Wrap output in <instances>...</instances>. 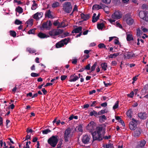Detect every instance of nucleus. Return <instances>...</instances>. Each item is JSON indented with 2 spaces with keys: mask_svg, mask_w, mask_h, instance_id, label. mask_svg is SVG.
I'll return each mask as SVG.
<instances>
[{
  "mask_svg": "<svg viewBox=\"0 0 148 148\" xmlns=\"http://www.w3.org/2000/svg\"><path fill=\"white\" fill-rule=\"evenodd\" d=\"M58 137L57 135L52 136L48 139V143L52 147H55L59 141Z\"/></svg>",
  "mask_w": 148,
  "mask_h": 148,
  "instance_id": "f257e3e1",
  "label": "nucleus"
},
{
  "mask_svg": "<svg viewBox=\"0 0 148 148\" xmlns=\"http://www.w3.org/2000/svg\"><path fill=\"white\" fill-rule=\"evenodd\" d=\"M105 133L104 131L103 132L102 135V134H100L96 132H91V134L92 136L93 141L95 140H102L103 139L102 136H103L105 134Z\"/></svg>",
  "mask_w": 148,
  "mask_h": 148,
  "instance_id": "f03ea898",
  "label": "nucleus"
},
{
  "mask_svg": "<svg viewBox=\"0 0 148 148\" xmlns=\"http://www.w3.org/2000/svg\"><path fill=\"white\" fill-rule=\"evenodd\" d=\"M63 5V8L64 12L68 13H70L72 8V6L71 2L67 1Z\"/></svg>",
  "mask_w": 148,
  "mask_h": 148,
  "instance_id": "7ed1b4c3",
  "label": "nucleus"
},
{
  "mask_svg": "<svg viewBox=\"0 0 148 148\" xmlns=\"http://www.w3.org/2000/svg\"><path fill=\"white\" fill-rule=\"evenodd\" d=\"M70 40V39L69 38L62 40L56 44V48H60L64 46V45H66Z\"/></svg>",
  "mask_w": 148,
  "mask_h": 148,
  "instance_id": "20e7f679",
  "label": "nucleus"
},
{
  "mask_svg": "<svg viewBox=\"0 0 148 148\" xmlns=\"http://www.w3.org/2000/svg\"><path fill=\"white\" fill-rule=\"evenodd\" d=\"M63 32L64 30L62 29H54L50 31L49 34L53 38V37L59 35Z\"/></svg>",
  "mask_w": 148,
  "mask_h": 148,
  "instance_id": "39448f33",
  "label": "nucleus"
},
{
  "mask_svg": "<svg viewBox=\"0 0 148 148\" xmlns=\"http://www.w3.org/2000/svg\"><path fill=\"white\" fill-rule=\"evenodd\" d=\"M123 19L125 20L127 24L129 25H131L133 24L134 23V20L131 16L130 14H127L123 16Z\"/></svg>",
  "mask_w": 148,
  "mask_h": 148,
  "instance_id": "423d86ee",
  "label": "nucleus"
},
{
  "mask_svg": "<svg viewBox=\"0 0 148 148\" xmlns=\"http://www.w3.org/2000/svg\"><path fill=\"white\" fill-rule=\"evenodd\" d=\"M71 129L69 128H67L65 131L64 134V141L67 143L69 141V138L71 136Z\"/></svg>",
  "mask_w": 148,
  "mask_h": 148,
  "instance_id": "0eeeda50",
  "label": "nucleus"
},
{
  "mask_svg": "<svg viewBox=\"0 0 148 148\" xmlns=\"http://www.w3.org/2000/svg\"><path fill=\"white\" fill-rule=\"evenodd\" d=\"M139 122L138 121L132 118V121H130L129 124L130 128L131 130H134L137 127V124Z\"/></svg>",
  "mask_w": 148,
  "mask_h": 148,
  "instance_id": "6e6552de",
  "label": "nucleus"
},
{
  "mask_svg": "<svg viewBox=\"0 0 148 148\" xmlns=\"http://www.w3.org/2000/svg\"><path fill=\"white\" fill-rule=\"evenodd\" d=\"M90 136L88 135H83L82 137V142L85 144L89 143H90Z\"/></svg>",
  "mask_w": 148,
  "mask_h": 148,
  "instance_id": "1a4fd4ad",
  "label": "nucleus"
},
{
  "mask_svg": "<svg viewBox=\"0 0 148 148\" xmlns=\"http://www.w3.org/2000/svg\"><path fill=\"white\" fill-rule=\"evenodd\" d=\"M52 25V23L50 21H47L44 23L42 25V27L43 28H46L48 29H49Z\"/></svg>",
  "mask_w": 148,
  "mask_h": 148,
  "instance_id": "9d476101",
  "label": "nucleus"
},
{
  "mask_svg": "<svg viewBox=\"0 0 148 148\" xmlns=\"http://www.w3.org/2000/svg\"><path fill=\"white\" fill-rule=\"evenodd\" d=\"M148 115L145 112H140L138 113V117L141 120H145L148 117Z\"/></svg>",
  "mask_w": 148,
  "mask_h": 148,
  "instance_id": "9b49d317",
  "label": "nucleus"
},
{
  "mask_svg": "<svg viewBox=\"0 0 148 148\" xmlns=\"http://www.w3.org/2000/svg\"><path fill=\"white\" fill-rule=\"evenodd\" d=\"M141 130L139 128H138L136 131L134 132L133 134V135L135 137H138L141 134Z\"/></svg>",
  "mask_w": 148,
  "mask_h": 148,
  "instance_id": "f8f14e48",
  "label": "nucleus"
},
{
  "mask_svg": "<svg viewBox=\"0 0 148 148\" xmlns=\"http://www.w3.org/2000/svg\"><path fill=\"white\" fill-rule=\"evenodd\" d=\"M112 17L114 19H119L121 17V16L119 12L116 11L112 14Z\"/></svg>",
  "mask_w": 148,
  "mask_h": 148,
  "instance_id": "ddd939ff",
  "label": "nucleus"
},
{
  "mask_svg": "<svg viewBox=\"0 0 148 148\" xmlns=\"http://www.w3.org/2000/svg\"><path fill=\"white\" fill-rule=\"evenodd\" d=\"M81 18L83 20V21H86L88 20L90 18V14H84L83 13L80 14Z\"/></svg>",
  "mask_w": 148,
  "mask_h": 148,
  "instance_id": "4468645a",
  "label": "nucleus"
},
{
  "mask_svg": "<svg viewBox=\"0 0 148 148\" xmlns=\"http://www.w3.org/2000/svg\"><path fill=\"white\" fill-rule=\"evenodd\" d=\"M43 14V13L42 12L39 13L37 12L34 14L33 18L35 19H38L42 17Z\"/></svg>",
  "mask_w": 148,
  "mask_h": 148,
  "instance_id": "2eb2a0df",
  "label": "nucleus"
},
{
  "mask_svg": "<svg viewBox=\"0 0 148 148\" xmlns=\"http://www.w3.org/2000/svg\"><path fill=\"white\" fill-rule=\"evenodd\" d=\"M78 79V76H77L75 74H74L71 75L69 81L70 82H75Z\"/></svg>",
  "mask_w": 148,
  "mask_h": 148,
  "instance_id": "dca6fc26",
  "label": "nucleus"
},
{
  "mask_svg": "<svg viewBox=\"0 0 148 148\" xmlns=\"http://www.w3.org/2000/svg\"><path fill=\"white\" fill-rule=\"evenodd\" d=\"M146 143V141L144 140H143L140 141V144L136 146V148H143V147L145 146Z\"/></svg>",
  "mask_w": 148,
  "mask_h": 148,
  "instance_id": "f3484780",
  "label": "nucleus"
},
{
  "mask_svg": "<svg viewBox=\"0 0 148 148\" xmlns=\"http://www.w3.org/2000/svg\"><path fill=\"white\" fill-rule=\"evenodd\" d=\"M100 5L97 4L94 5L92 7V9H97V10H99L102 9V7H104V6H105L103 4L101 3H100Z\"/></svg>",
  "mask_w": 148,
  "mask_h": 148,
  "instance_id": "a211bd4d",
  "label": "nucleus"
},
{
  "mask_svg": "<svg viewBox=\"0 0 148 148\" xmlns=\"http://www.w3.org/2000/svg\"><path fill=\"white\" fill-rule=\"evenodd\" d=\"M82 27L81 26H79L78 27L74 29L72 32V33H77L82 32Z\"/></svg>",
  "mask_w": 148,
  "mask_h": 148,
  "instance_id": "6ab92c4d",
  "label": "nucleus"
},
{
  "mask_svg": "<svg viewBox=\"0 0 148 148\" xmlns=\"http://www.w3.org/2000/svg\"><path fill=\"white\" fill-rule=\"evenodd\" d=\"M45 17L49 18H52L53 17L51 14V12L50 10H48L46 11L45 13Z\"/></svg>",
  "mask_w": 148,
  "mask_h": 148,
  "instance_id": "aec40b11",
  "label": "nucleus"
},
{
  "mask_svg": "<svg viewBox=\"0 0 148 148\" xmlns=\"http://www.w3.org/2000/svg\"><path fill=\"white\" fill-rule=\"evenodd\" d=\"M38 36L40 38H44L49 37V36L41 32H39L38 34Z\"/></svg>",
  "mask_w": 148,
  "mask_h": 148,
  "instance_id": "412c9836",
  "label": "nucleus"
},
{
  "mask_svg": "<svg viewBox=\"0 0 148 148\" xmlns=\"http://www.w3.org/2000/svg\"><path fill=\"white\" fill-rule=\"evenodd\" d=\"M103 130V127H97L96 130L95 132L99 133L100 134H101V132Z\"/></svg>",
  "mask_w": 148,
  "mask_h": 148,
  "instance_id": "4be33fe9",
  "label": "nucleus"
},
{
  "mask_svg": "<svg viewBox=\"0 0 148 148\" xmlns=\"http://www.w3.org/2000/svg\"><path fill=\"white\" fill-rule=\"evenodd\" d=\"M15 11L18 12L19 14L22 13L23 12V9L22 8L19 6H18L16 8Z\"/></svg>",
  "mask_w": 148,
  "mask_h": 148,
  "instance_id": "5701e85b",
  "label": "nucleus"
},
{
  "mask_svg": "<svg viewBox=\"0 0 148 148\" xmlns=\"http://www.w3.org/2000/svg\"><path fill=\"white\" fill-rule=\"evenodd\" d=\"M133 114V111L131 109H130L126 112L127 115L131 119L132 118V115Z\"/></svg>",
  "mask_w": 148,
  "mask_h": 148,
  "instance_id": "b1692460",
  "label": "nucleus"
},
{
  "mask_svg": "<svg viewBox=\"0 0 148 148\" xmlns=\"http://www.w3.org/2000/svg\"><path fill=\"white\" fill-rule=\"evenodd\" d=\"M127 41H129L134 40V38L133 36L130 34H128L127 35Z\"/></svg>",
  "mask_w": 148,
  "mask_h": 148,
  "instance_id": "393cba45",
  "label": "nucleus"
},
{
  "mask_svg": "<svg viewBox=\"0 0 148 148\" xmlns=\"http://www.w3.org/2000/svg\"><path fill=\"white\" fill-rule=\"evenodd\" d=\"M101 66L102 69L104 71L106 70L107 67V63L105 62L102 63L101 64Z\"/></svg>",
  "mask_w": 148,
  "mask_h": 148,
  "instance_id": "a878e982",
  "label": "nucleus"
},
{
  "mask_svg": "<svg viewBox=\"0 0 148 148\" xmlns=\"http://www.w3.org/2000/svg\"><path fill=\"white\" fill-rule=\"evenodd\" d=\"M33 3L31 7V9L33 10H35L37 8V4L36 3V1L34 0L33 1Z\"/></svg>",
  "mask_w": 148,
  "mask_h": 148,
  "instance_id": "bb28decb",
  "label": "nucleus"
},
{
  "mask_svg": "<svg viewBox=\"0 0 148 148\" xmlns=\"http://www.w3.org/2000/svg\"><path fill=\"white\" fill-rule=\"evenodd\" d=\"M119 55V53H116L113 54H110L108 56L109 58H115Z\"/></svg>",
  "mask_w": 148,
  "mask_h": 148,
  "instance_id": "cd10ccee",
  "label": "nucleus"
},
{
  "mask_svg": "<svg viewBox=\"0 0 148 148\" xmlns=\"http://www.w3.org/2000/svg\"><path fill=\"white\" fill-rule=\"evenodd\" d=\"M96 14L95 13L93 14V16L92 17V22L93 23L96 22L99 19L98 18H97V17H96Z\"/></svg>",
  "mask_w": 148,
  "mask_h": 148,
  "instance_id": "c85d7f7f",
  "label": "nucleus"
},
{
  "mask_svg": "<svg viewBox=\"0 0 148 148\" xmlns=\"http://www.w3.org/2000/svg\"><path fill=\"white\" fill-rule=\"evenodd\" d=\"M26 50L27 51L30 53H34L36 52V50L30 48H27Z\"/></svg>",
  "mask_w": 148,
  "mask_h": 148,
  "instance_id": "c756f323",
  "label": "nucleus"
},
{
  "mask_svg": "<svg viewBox=\"0 0 148 148\" xmlns=\"http://www.w3.org/2000/svg\"><path fill=\"white\" fill-rule=\"evenodd\" d=\"M127 58V59H130L131 57H134L135 56V54L134 53L132 54L130 53H129L126 54Z\"/></svg>",
  "mask_w": 148,
  "mask_h": 148,
  "instance_id": "7c9ffc66",
  "label": "nucleus"
},
{
  "mask_svg": "<svg viewBox=\"0 0 148 148\" xmlns=\"http://www.w3.org/2000/svg\"><path fill=\"white\" fill-rule=\"evenodd\" d=\"M104 26V24L102 23H99L97 25V28L99 29L102 30Z\"/></svg>",
  "mask_w": 148,
  "mask_h": 148,
  "instance_id": "2f4dec72",
  "label": "nucleus"
},
{
  "mask_svg": "<svg viewBox=\"0 0 148 148\" xmlns=\"http://www.w3.org/2000/svg\"><path fill=\"white\" fill-rule=\"evenodd\" d=\"M59 6V3L58 2H55L53 3L52 5V7L54 8Z\"/></svg>",
  "mask_w": 148,
  "mask_h": 148,
  "instance_id": "473e14b6",
  "label": "nucleus"
},
{
  "mask_svg": "<svg viewBox=\"0 0 148 148\" xmlns=\"http://www.w3.org/2000/svg\"><path fill=\"white\" fill-rule=\"evenodd\" d=\"M42 133L43 134H47L49 133L51 131L49 129H47L42 131Z\"/></svg>",
  "mask_w": 148,
  "mask_h": 148,
  "instance_id": "72a5a7b5",
  "label": "nucleus"
},
{
  "mask_svg": "<svg viewBox=\"0 0 148 148\" xmlns=\"http://www.w3.org/2000/svg\"><path fill=\"white\" fill-rule=\"evenodd\" d=\"M106 119V117L104 115H103L99 116V120L100 121H104V120Z\"/></svg>",
  "mask_w": 148,
  "mask_h": 148,
  "instance_id": "f704fd0d",
  "label": "nucleus"
},
{
  "mask_svg": "<svg viewBox=\"0 0 148 148\" xmlns=\"http://www.w3.org/2000/svg\"><path fill=\"white\" fill-rule=\"evenodd\" d=\"M10 32V34L11 36L13 37H15L16 36V34L14 31L11 30Z\"/></svg>",
  "mask_w": 148,
  "mask_h": 148,
  "instance_id": "c9c22d12",
  "label": "nucleus"
},
{
  "mask_svg": "<svg viewBox=\"0 0 148 148\" xmlns=\"http://www.w3.org/2000/svg\"><path fill=\"white\" fill-rule=\"evenodd\" d=\"M66 26L64 24V21H62L60 23V24L58 25V28L61 27H64Z\"/></svg>",
  "mask_w": 148,
  "mask_h": 148,
  "instance_id": "e433bc0d",
  "label": "nucleus"
},
{
  "mask_svg": "<svg viewBox=\"0 0 148 148\" xmlns=\"http://www.w3.org/2000/svg\"><path fill=\"white\" fill-rule=\"evenodd\" d=\"M98 47L100 48H104L105 49H107L106 48V46L105 45V44L103 43H100L98 45Z\"/></svg>",
  "mask_w": 148,
  "mask_h": 148,
  "instance_id": "4c0bfd02",
  "label": "nucleus"
},
{
  "mask_svg": "<svg viewBox=\"0 0 148 148\" xmlns=\"http://www.w3.org/2000/svg\"><path fill=\"white\" fill-rule=\"evenodd\" d=\"M119 103V101H116L113 107V109L115 110L118 108Z\"/></svg>",
  "mask_w": 148,
  "mask_h": 148,
  "instance_id": "58836bf2",
  "label": "nucleus"
},
{
  "mask_svg": "<svg viewBox=\"0 0 148 148\" xmlns=\"http://www.w3.org/2000/svg\"><path fill=\"white\" fill-rule=\"evenodd\" d=\"M102 2L106 4H109L111 1V0H101Z\"/></svg>",
  "mask_w": 148,
  "mask_h": 148,
  "instance_id": "ea45409f",
  "label": "nucleus"
},
{
  "mask_svg": "<svg viewBox=\"0 0 148 148\" xmlns=\"http://www.w3.org/2000/svg\"><path fill=\"white\" fill-rule=\"evenodd\" d=\"M36 30V29L34 28L33 29H30L28 32V34H34L35 30Z\"/></svg>",
  "mask_w": 148,
  "mask_h": 148,
  "instance_id": "a19ab883",
  "label": "nucleus"
},
{
  "mask_svg": "<svg viewBox=\"0 0 148 148\" xmlns=\"http://www.w3.org/2000/svg\"><path fill=\"white\" fill-rule=\"evenodd\" d=\"M106 112H107L106 111V110H102L98 112V114L99 115H101Z\"/></svg>",
  "mask_w": 148,
  "mask_h": 148,
  "instance_id": "79ce46f5",
  "label": "nucleus"
},
{
  "mask_svg": "<svg viewBox=\"0 0 148 148\" xmlns=\"http://www.w3.org/2000/svg\"><path fill=\"white\" fill-rule=\"evenodd\" d=\"M97 65V62H96L95 63H94V64H93V65H92V66L91 67V72H92L95 70Z\"/></svg>",
  "mask_w": 148,
  "mask_h": 148,
  "instance_id": "37998d69",
  "label": "nucleus"
},
{
  "mask_svg": "<svg viewBox=\"0 0 148 148\" xmlns=\"http://www.w3.org/2000/svg\"><path fill=\"white\" fill-rule=\"evenodd\" d=\"M14 23L15 24L19 25L22 24V22L19 20L16 19L15 20Z\"/></svg>",
  "mask_w": 148,
  "mask_h": 148,
  "instance_id": "c03bdc74",
  "label": "nucleus"
},
{
  "mask_svg": "<svg viewBox=\"0 0 148 148\" xmlns=\"http://www.w3.org/2000/svg\"><path fill=\"white\" fill-rule=\"evenodd\" d=\"M136 33L137 36H140V35L142 34V32L139 28H138L136 29Z\"/></svg>",
  "mask_w": 148,
  "mask_h": 148,
  "instance_id": "a18cd8bd",
  "label": "nucleus"
},
{
  "mask_svg": "<svg viewBox=\"0 0 148 148\" xmlns=\"http://www.w3.org/2000/svg\"><path fill=\"white\" fill-rule=\"evenodd\" d=\"M31 75L33 77H38L39 76V74L35 73H32L31 74Z\"/></svg>",
  "mask_w": 148,
  "mask_h": 148,
  "instance_id": "49530a36",
  "label": "nucleus"
},
{
  "mask_svg": "<svg viewBox=\"0 0 148 148\" xmlns=\"http://www.w3.org/2000/svg\"><path fill=\"white\" fill-rule=\"evenodd\" d=\"M33 19H29L27 21V23L29 25H32L33 24Z\"/></svg>",
  "mask_w": 148,
  "mask_h": 148,
  "instance_id": "de8ad7c7",
  "label": "nucleus"
},
{
  "mask_svg": "<svg viewBox=\"0 0 148 148\" xmlns=\"http://www.w3.org/2000/svg\"><path fill=\"white\" fill-rule=\"evenodd\" d=\"M59 24L60 22L58 21V20H57L56 21H54V22L53 23V24L54 26H58V25H59Z\"/></svg>",
  "mask_w": 148,
  "mask_h": 148,
  "instance_id": "09e8293b",
  "label": "nucleus"
},
{
  "mask_svg": "<svg viewBox=\"0 0 148 148\" xmlns=\"http://www.w3.org/2000/svg\"><path fill=\"white\" fill-rule=\"evenodd\" d=\"M98 104V102L97 101H94L92 102V104L90 105V107L95 106L96 105Z\"/></svg>",
  "mask_w": 148,
  "mask_h": 148,
  "instance_id": "8fccbe9b",
  "label": "nucleus"
},
{
  "mask_svg": "<svg viewBox=\"0 0 148 148\" xmlns=\"http://www.w3.org/2000/svg\"><path fill=\"white\" fill-rule=\"evenodd\" d=\"M114 43L116 45H120V43L119 42V41L118 40V38L114 40Z\"/></svg>",
  "mask_w": 148,
  "mask_h": 148,
  "instance_id": "3c124183",
  "label": "nucleus"
},
{
  "mask_svg": "<svg viewBox=\"0 0 148 148\" xmlns=\"http://www.w3.org/2000/svg\"><path fill=\"white\" fill-rule=\"evenodd\" d=\"M77 129L79 132H82L83 131L82 127L81 125H79L77 127Z\"/></svg>",
  "mask_w": 148,
  "mask_h": 148,
  "instance_id": "603ef678",
  "label": "nucleus"
},
{
  "mask_svg": "<svg viewBox=\"0 0 148 148\" xmlns=\"http://www.w3.org/2000/svg\"><path fill=\"white\" fill-rule=\"evenodd\" d=\"M67 77V76L66 75H62L61 76V79L62 81L65 80Z\"/></svg>",
  "mask_w": 148,
  "mask_h": 148,
  "instance_id": "864d4df0",
  "label": "nucleus"
},
{
  "mask_svg": "<svg viewBox=\"0 0 148 148\" xmlns=\"http://www.w3.org/2000/svg\"><path fill=\"white\" fill-rule=\"evenodd\" d=\"M134 95V92L133 91H132L130 94L127 95L128 97H129L130 98H132Z\"/></svg>",
  "mask_w": 148,
  "mask_h": 148,
  "instance_id": "5fc2aeb1",
  "label": "nucleus"
},
{
  "mask_svg": "<svg viewBox=\"0 0 148 148\" xmlns=\"http://www.w3.org/2000/svg\"><path fill=\"white\" fill-rule=\"evenodd\" d=\"M31 139V135L27 134L25 137V139L24 141L26 140H28Z\"/></svg>",
  "mask_w": 148,
  "mask_h": 148,
  "instance_id": "6e6d98bb",
  "label": "nucleus"
},
{
  "mask_svg": "<svg viewBox=\"0 0 148 148\" xmlns=\"http://www.w3.org/2000/svg\"><path fill=\"white\" fill-rule=\"evenodd\" d=\"M90 64H88L84 68L85 70H89L90 69Z\"/></svg>",
  "mask_w": 148,
  "mask_h": 148,
  "instance_id": "4d7b16f0",
  "label": "nucleus"
},
{
  "mask_svg": "<svg viewBox=\"0 0 148 148\" xmlns=\"http://www.w3.org/2000/svg\"><path fill=\"white\" fill-rule=\"evenodd\" d=\"M34 131L32 129H29V128H27V129L26 132L27 133H29V132L32 133Z\"/></svg>",
  "mask_w": 148,
  "mask_h": 148,
  "instance_id": "13d9d810",
  "label": "nucleus"
},
{
  "mask_svg": "<svg viewBox=\"0 0 148 148\" xmlns=\"http://www.w3.org/2000/svg\"><path fill=\"white\" fill-rule=\"evenodd\" d=\"M116 26L121 29H122L123 28L121 25L119 23H118V21L116 22Z\"/></svg>",
  "mask_w": 148,
  "mask_h": 148,
  "instance_id": "bf43d9fd",
  "label": "nucleus"
},
{
  "mask_svg": "<svg viewBox=\"0 0 148 148\" xmlns=\"http://www.w3.org/2000/svg\"><path fill=\"white\" fill-rule=\"evenodd\" d=\"M117 64V62L116 61H112L111 62L112 65L113 66H116Z\"/></svg>",
  "mask_w": 148,
  "mask_h": 148,
  "instance_id": "052dcab7",
  "label": "nucleus"
},
{
  "mask_svg": "<svg viewBox=\"0 0 148 148\" xmlns=\"http://www.w3.org/2000/svg\"><path fill=\"white\" fill-rule=\"evenodd\" d=\"M32 92H29V93H27L26 95V96L27 97H29L32 98Z\"/></svg>",
  "mask_w": 148,
  "mask_h": 148,
  "instance_id": "680f3d73",
  "label": "nucleus"
},
{
  "mask_svg": "<svg viewBox=\"0 0 148 148\" xmlns=\"http://www.w3.org/2000/svg\"><path fill=\"white\" fill-rule=\"evenodd\" d=\"M42 91L44 95H46L47 93V91L45 88H43L42 89Z\"/></svg>",
  "mask_w": 148,
  "mask_h": 148,
  "instance_id": "e2e57ef3",
  "label": "nucleus"
},
{
  "mask_svg": "<svg viewBox=\"0 0 148 148\" xmlns=\"http://www.w3.org/2000/svg\"><path fill=\"white\" fill-rule=\"evenodd\" d=\"M101 105L102 107H106L107 106V102H105L104 103H101Z\"/></svg>",
  "mask_w": 148,
  "mask_h": 148,
  "instance_id": "0e129e2a",
  "label": "nucleus"
},
{
  "mask_svg": "<svg viewBox=\"0 0 148 148\" xmlns=\"http://www.w3.org/2000/svg\"><path fill=\"white\" fill-rule=\"evenodd\" d=\"M69 33L68 32H65L64 33L63 36L62 37H65L66 36H68L69 35Z\"/></svg>",
  "mask_w": 148,
  "mask_h": 148,
  "instance_id": "69168bd1",
  "label": "nucleus"
},
{
  "mask_svg": "<svg viewBox=\"0 0 148 148\" xmlns=\"http://www.w3.org/2000/svg\"><path fill=\"white\" fill-rule=\"evenodd\" d=\"M103 83L106 87H108L111 85V84H110V83H106L104 81L103 82Z\"/></svg>",
  "mask_w": 148,
  "mask_h": 148,
  "instance_id": "338daca9",
  "label": "nucleus"
},
{
  "mask_svg": "<svg viewBox=\"0 0 148 148\" xmlns=\"http://www.w3.org/2000/svg\"><path fill=\"white\" fill-rule=\"evenodd\" d=\"M138 76V75H137L136 76L133 78L132 80H133V82H134L135 81L137 80V77Z\"/></svg>",
  "mask_w": 148,
  "mask_h": 148,
  "instance_id": "774afa93",
  "label": "nucleus"
}]
</instances>
